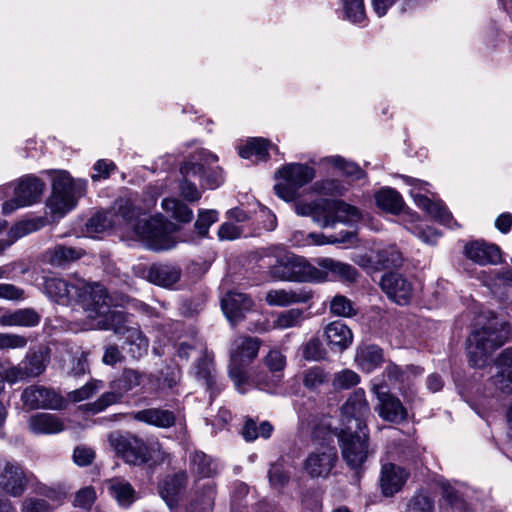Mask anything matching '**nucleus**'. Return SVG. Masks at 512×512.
<instances>
[{"mask_svg": "<svg viewBox=\"0 0 512 512\" xmlns=\"http://www.w3.org/2000/svg\"><path fill=\"white\" fill-rule=\"evenodd\" d=\"M218 212L216 210H200L195 222V228L201 236L208 234L212 224L218 221Z\"/></svg>", "mask_w": 512, "mask_h": 512, "instance_id": "obj_59", "label": "nucleus"}, {"mask_svg": "<svg viewBox=\"0 0 512 512\" xmlns=\"http://www.w3.org/2000/svg\"><path fill=\"white\" fill-rule=\"evenodd\" d=\"M43 188V182L31 175L21 178L18 182L1 186L0 193L3 196L14 195L11 200L3 203V213L9 214L20 207L31 205L41 195Z\"/></svg>", "mask_w": 512, "mask_h": 512, "instance_id": "obj_12", "label": "nucleus"}, {"mask_svg": "<svg viewBox=\"0 0 512 512\" xmlns=\"http://www.w3.org/2000/svg\"><path fill=\"white\" fill-rule=\"evenodd\" d=\"M360 382L359 375L350 369L337 372L333 378V386L336 389H349Z\"/></svg>", "mask_w": 512, "mask_h": 512, "instance_id": "obj_58", "label": "nucleus"}, {"mask_svg": "<svg viewBox=\"0 0 512 512\" xmlns=\"http://www.w3.org/2000/svg\"><path fill=\"white\" fill-rule=\"evenodd\" d=\"M96 500V492L92 487L80 489L75 496L74 506L82 509H90Z\"/></svg>", "mask_w": 512, "mask_h": 512, "instance_id": "obj_63", "label": "nucleus"}, {"mask_svg": "<svg viewBox=\"0 0 512 512\" xmlns=\"http://www.w3.org/2000/svg\"><path fill=\"white\" fill-rule=\"evenodd\" d=\"M434 502L426 494L416 493L408 503L407 512H433Z\"/></svg>", "mask_w": 512, "mask_h": 512, "instance_id": "obj_61", "label": "nucleus"}, {"mask_svg": "<svg viewBox=\"0 0 512 512\" xmlns=\"http://www.w3.org/2000/svg\"><path fill=\"white\" fill-rule=\"evenodd\" d=\"M22 464L13 460H0V489L11 497H20L27 490L32 478ZM8 500L0 493V512H6Z\"/></svg>", "mask_w": 512, "mask_h": 512, "instance_id": "obj_11", "label": "nucleus"}, {"mask_svg": "<svg viewBox=\"0 0 512 512\" xmlns=\"http://www.w3.org/2000/svg\"><path fill=\"white\" fill-rule=\"evenodd\" d=\"M190 469L199 477H211L217 472V465L206 454L194 452L190 456Z\"/></svg>", "mask_w": 512, "mask_h": 512, "instance_id": "obj_42", "label": "nucleus"}, {"mask_svg": "<svg viewBox=\"0 0 512 512\" xmlns=\"http://www.w3.org/2000/svg\"><path fill=\"white\" fill-rule=\"evenodd\" d=\"M151 381V375L133 369H125L121 376L113 381V388L121 390L124 394L139 386L145 388Z\"/></svg>", "mask_w": 512, "mask_h": 512, "instance_id": "obj_36", "label": "nucleus"}, {"mask_svg": "<svg viewBox=\"0 0 512 512\" xmlns=\"http://www.w3.org/2000/svg\"><path fill=\"white\" fill-rule=\"evenodd\" d=\"M383 360L382 349L376 345H361L356 351L355 362L366 373H370L378 368Z\"/></svg>", "mask_w": 512, "mask_h": 512, "instance_id": "obj_32", "label": "nucleus"}, {"mask_svg": "<svg viewBox=\"0 0 512 512\" xmlns=\"http://www.w3.org/2000/svg\"><path fill=\"white\" fill-rule=\"evenodd\" d=\"M313 190L318 194L329 196H341L346 192V187L336 179H326L313 184Z\"/></svg>", "mask_w": 512, "mask_h": 512, "instance_id": "obj_52", "label": "nucleus"}, {"mask_svg": "<svg viewBox=\"0 0 512 512\" xmlns=\"http://www.w3.org/2000/svg\"><path fill=\"white\" fill-rule=\"evenodd\" d=\"M379 262L385 268L399 266L402 254L395 246L388 247L379 252Z\"/></svg>", "mask_w": 512, "mask_h": 512, "instance_id": "obj_62", "label": "nucleus"}, {"mask_svg": "<svg viewBox=\"0 0 512 512\" xmlns=\"http://www.w3.org/2000/svg\"><path fill=\"white\" fill-rule=\"evenodd\" d=\"M134 419L161 428H168L175 423V416L171 411L162 409H145L133 414Z\"/></svg>", "mask_w": 512, "mask_h": 512, "instance_id": "obj_35", "label": "nucleus"}, {"mask_svg": "<svg viewBox=\"0 0 512 512\" xmlns=\"http://www.w3.org/2000/svg\"><path fill=\"white\" fill-rule=\"evenodd\" d=\"M261 340L256 337H238L231 348L229 375L240 393H245L249 385L245 367L258 355Z\"/></svg>", "mask_w": 512, "mask_h": 512, "instance_id": "obj_8", "label": "nucleus"}, {"mask_svg": "<svg viewBox=\"0 0 512 512\" xmlns=\"http://www.w3.org/2000/svg\"><path fill=\"white\" fill-rule=\"evenodd\" d=\"M186 480V473L180 472L168 477L163 482L160 489V495L170 508L177 504L179 494L184 488Z\"/></svg>", "mask_w": 512, "mask_h": 512, "instance_id": "obj_33", "label": "nucleus"}, {"mask_svg": "<svg viewBox=\"0 0 512 512\" xmlns=\"http://www.w3.org/2000/svg\"><path fill=\"white\" fill-rule=\"evenodd\" d=\"M268 477L271 486L275 489H281L288 483L290 472L287 470L285 462L282 459L271 465Z\"/></svg>", "mask_w": 512, "mask_h": 512, "instance_id": "obj_50", "label": "nucleus"}, {"mask_svg": "<svg viewBox=\"0 0 512 512\" xmlns=\"http://www.w3.org/2000/svg\"><path fill=\"white\" fill-rule=\"evenodd\" d=\"M466 256L480 265H496L501 261L498 246L484 241H473L465 246Z\"/></svg>", "mask_w": 512, "mask_h": 512, "instance_id": "obj_27", "label": "nucleus"}, {"mask_svg": "<svg viewBox=\"0 0 512 512\" xmlns=\"http://www.w3.org/2000/svg\"><path fill=\"white\" fill-rule=\"evenodd\" d=\"M385 373L390 381H393L401 387L405 384H409L414 377L420 376L423 370L413 365L402 368L395 364H389L386 367Z\"/></svg>", "mask_w": 512, "mask_h": 512, "instance_id": "obj_41", "label": "nucleus"}, {"mask_svg": "<svg viewBox=\"0 0 512 512\" xmlns=\"http://www.w3.org/2000/svg\"><path fill=\"white\" fill-rule=\"evenodd\" d=\"M375 201L379 208L392 214L399 213L403 208L401 195L391 188H384L375 194Z\"/></svg>", "mask_w": 512, "mask_h": 512, "instance_id": "obj_40", "label": "nucleus"}, {"mask_svg": "<svg viewBox=\"0 0 512 512\" xmlns=\"http://www.w3.org/2000/svg\"><path fill=\"white\" fill-rule=\"evenodd\" d=\"M180 277L181 270L179 267L163 263L152 264L146 274L149 282L161 287L172 286L179 281Z\"/></svg>", "mask_w": 512, "mask_h": 512, "instance_id": "obj_29", "label": "nucleus"}, {"mask_svg": "<svg viewBox=\"0 0 512 512\" xmlns=\"http://www.w3.org/2000/svg\"><path fill=\"white\" fill-rule=\"evenodd\" d=\"M22 512H52V509L44 499L28 498L22 504Z\"/></svg>", "mask_w": 512, "mask_h": 512, "instance_id": "obj_64", "label": "nucleus"}, {"mask_svg": "<svg viewBox=\"0 0 512 512\" xmlns=\"http://www.w3.org/2000/svg\"><path fill=\"white\" fill-rule=\"evenodd\" d=\"M315 262L318 271L325 275V282L328 280L355 282L358 277L357 270L348 263L330 257L318 258Z\"/></svg>", "mask_w": 512, "mask_h": 512, "instance_id": "obj_22", "label": "nucleus"}, {"mask_svg": "<svg viewBox=\"0 0 512 512\" xmlns=\"http://www.w3.org/2000/svg\"><path fill=\"white\" fill-rule=\"evenodd\" d=\"M263 362L270 372L278 374L286 367V356L279 349H271Z\"/></svg>", "mask_w": 512, "mask_h": 512, "instance_id": "obj_57", "label": "nucleus"}, {"mask_svg": "<svg viewBox=\"0 0 512 512\" xmlns=\"http://www.w3.org/2000/svg\"><path fill=\"white\" fill-rule=\"evenodd\" d=\"M110 313H117L121 315L120 318H115L116 324L119 325V330L116 331L114 328H108L107 330H113L117 334L125 335L123 349L126 350L133 359H139L144 356L147 353L149 347V341L145 335L138 327L127 326L126 323L128 322V319L126 312L118 309L117 306L112 309L111 304L109 303V314Z\"/></svg>", "mask_w": 512, "mask_h": 512, "instance_id": "obj_15", "label": "nucleus"}, {"mask_svg": "<svg viewBox=\"0 0 512 512\" xmlns=\"http://www.w3.org/2000/svg\"><path fill=\"white\" fill-rule=\"evenodd\" d=\"M21 364L28 377H37L46 368V356L42 351L28 352Z\"/></svg>", "mask_w": 512, "mask_h": 512, "instance_id": "obj_47", "label": "nucleus"}, {"mask_svg": "<svg viewBox=\"0 0 512 512\" xmlns=\"http://www.w3.org/2000/svg\"><path fill=\"white\" fill-rule=\"evenodd\" d=\"M370 415V406L363 389L354 391L341 407V417L344 427L367 429L366 421Z\"/></svg>", "mask_w": 512, "mask_h": 512, "instance_id": "obj_16", "label": "nucleus"}, {"mask_svg": "<svg viewBox=\"0 0 512 512\" xmlns=\"http://www.w3.org/2000/svg\"><path fill=\"white\" fill-rule=\"evenodd\" d=\"M269 149L278 150L263 138H252L239 148V155L244 159L255 158V161H262L266 160Z\"/></svg>", "mask_w": 512, "mask_h": 512, "instance_id": "obj_37", "label": "nucleus"}, {"mask_svg": "<svg viewBox=\"0 0 512 512\" xmlns=\"http://www.w3.org/2000/svg\"><path fill=\"white\" fill-rule=\"evenodd\" d=\"M315 175V169L306 164H286L276 173V177L280 181L274 186L275 193L286 202L293 201L297 197L298 191L310 183Z\"/></svg>", "mask_w": 512, "mask_h": 512, "instance_id": "obj_10", "label": "nucleus"}, {"mask_svg": "<svg viewBox=\"0 0 512 512\" xmlns=\"http://www.w3.org/2000/svg\"><path fill=\"white\" fill-rule=\"evenodd\" d=\"M302 355L308 361H320L325 358L326 350L317 337H312L302 346Z\"/></svg>", "mask_w": 512, "mask_h": 512, "instance_id": "obj_54", "label": "nucleus"}, {"mask_svg": "<svg viewBox=\"0 0 512 512\" xmlns=\"http://www.w3.org/2000/svg\"><path fill=\"white\" fill-rule=\"evenodd\" d=\"M25 372L26 371L24 370L21 363L17 366H12L10 368H4L0 364V391L4 389V385L6 382L14 384L18 381L27 378L28 375Z\"/></svg>", "mask_w": 512, "mask_h": 512, "instance_id": "obj_56", "label": "nucleus"}, {"mask_svg": "<svg viewBox=\"0 0 512 512\" xmlns=\"http://www.w3.org/2000/svg\"><path fill=\"white\" fill-rule=\"evenodd\" d=\"M356 240L355 232H346L340 237L337 236H326L323 233H308L305 234L302 231H295L292 233L290 237V242L293 246L296 247H306L311 245L322 246L326 244H336V243H349L354 244Z\"/></svg>", "mask_w": 512, "mask_h": 512, "instance_id": "obj_23", "label": "nucleus"}, {"mask_svg": "<svg viewBox=\"0 0 512 512\" xmlns=\"http://www.w3.org/2000/svg\"><path fill=\"white\" fill-rule=\"evenodd\" d=\"M44 291L56 303L63 306H80L86 314L89 323L85 329L119 330L115 318L117 313L109 314L110 297L105 287L99 283H88L84 279L65 280L47 277L44 281Z\"/></svg>", "mask_w": 512, "mask_h": 512, "instance_id": "obj_2", "label": "nucleus"}, {"mask_svg": "<svg viewBox=\"0 0 512 512\" xmlns=\"http://www.w3.org/2000/svg\"><path fill=\"white\" fill-rule=\"evenodd\" d=\"M337 437L344 462L350 469L360 470L370 455L368 429L343 427Z\"/></svg>", "mask_w": 512, "mask_h": 512, "instance_id": "obj_9", "label": "nucleus"}, {"mask_svg": "<svg viewBox=\"0 0 512 512\" xmlns=\"http://www.w3.org/2000/svg\"><path fill=\"white\" fill-rule=\"evenodd\" d=\"M380 285L386 295L397 304H407L412 296V284L399 273L384 274Z\"/></svg>", "mask_w": 512, "mask_h": 512, "instance_id": "obj_20", "label": "nucleus"}, {"mask_svg": "<svg viewBox=\"0 0 512 512\" xmlns=\"http://www.w3.org/2000/svg\"><path fill=\"white\" fill-rule=\"evenodd\" d=\"M303 320V310L292 308L278 313L273 327L280 330L299 327Z\"/></svg>", "mask_w": 512, "mask_h": 512, "instance_id": "obj_45", "label": "nucleus"}, {"mask_svg": "<svg viewBox=\"0 0 512 512\" xmlns=\"http://www.w3.org/2000/svg\"><path fill=\"white\" fill-rule=\"evenodd\" d=\"M330 312L340 317H352L356 313L354 303L344 295H335L332 298Z\"/></svg>", "mask_w": 512, "mask_h": 512, "instance_id": "obj_51", "label": "nucleus"}, {"mask_svg": "<svg viewBox=\"0 0 512 512\" xmlns=\"http://www.w3.org/2000/svg\"><path fill=\"white\" fill-rule=\"evenodd\" d=\"M21 400L31 409L45 408L60 410L64 408L65 401L56 391L44 386L32 385L24 389Z\"/></svg>", "mask_w": 512, "mask_h": 512, "instance_id": "obj_19", "label": "nucleus"}, {"mask_svg": "<svg viewBox=\"0 0 512 512\" xmlns=\"http://www.w3.org/2000/svg\"><path fill=\"white\" fill-rule=\"evenodd\" d=\"M86 187V180L74 179L66 171H58L53 177L52 194L47 201L50 212L57 217L64 216L74 209Z\"/></svg>", "mask_w": 512, "mask_h": 512, "instance_id": "obj_7", "label": "nucleus"}, {"mask_svg": "<svg viewBox=\"0 0 512 512\" xmlns=\"http://www.w3.org/2000/svg\"><path fill=\"white\" fill-rule=\"evenodd\" d=\"M28 344V338L24 335L0 332V351L24 349Z\"/></svg>", "mask_w": 512, "mask_h": 512, "instance_id": "obj_55", "label": "nucleus"}, {"mask_svg": "<svg viewBox=\"0 0 512 512\" xmlns=\"http://www.w3.org/2000/svg\"><path fill=\"white\" fill-rule=\"evenodd\" d=\"M324 332L328 345L332 350L342 352L352 344V331L343 322L333 321L329 323L325 327Z\"/></svg>", "mask_w": 512, "mask_h": 512, "instance_id": "obj_28", "label": "nucleus"}, {"mask_svg": "<svg viewBox=\"0 0 512 512\" xmlns=\"http://www.w3.org/2000/svg\"><path fill=\"white\" fill-rule=\"evenodd\" d=\"M303 385L309 390H316L329 382V373L320 366H312L302 373Z\"/></svg>", "mask_w": 512, "mask_h": 512, "instance_id": "obj_44", "label": "nucleus"}, {"mask_svg": "<svg viewBox=\"0 0 512 512\" xmlns=\"http://www.w3.org/2000/svg\"><path fill=\"white\" fill-rule=\"evenodd\" d=\"M509 334V325L496 318L490 319L485 326L473 331L467 339L470 364L477 368L486 366L492 353L507 341Z\"/></svg>", "mask_w": 512, "mask_h": 512, "instance_id": "obj_5", "label": "nucleus"}, {"mask_svg": "<svg viewBox=\"0 0 512 512\" xmlns=\"http://www.w3.org/2000/svg\"><path fill=\"white\" fill-rule=\"evenodd\" d=\"M372 391L378 400L375 410L379 417L392 423H399L406 419V408L397 397L389 392L386 385L374 383Z\"/></svg>", "mask_w": 512, "mask_h": 512, "instance_id": "obj_18", "label": "nucleus"}, {"mask_svg": "<svg viewBox=\"0 0 512 512\" xmlns=\"http://www.w3.org/2000/svg\"><path fill=\"white\" fill-rule=\"evenodd\" d=\"M313 293L305 288L271 289L266 293L265 301L269 306L287 307L293 304L307 303Z\"/></svg>", "mask_w": 512, "mask_h": 512, "instance_id": "obj_26", "label": "nucleus"}, {"mask_svg": "<svg viewBox=\"0 0 512 512\" xmlns=\"http://www.w3.org/2000/svg\"><path fill=\"white\" fill-rule=\"evenodd\" d=\"M122 396L123 392L117 388H113L112 382L111 391L105 392L96 402L90 404V410L93 413H99L105 410L107 407L119 402Z\"/></svg>", "mask_w": 512, "mask_h": 512, "instance_id": "obj_53", "label": "nucleus"}, {"mask_svg": "<svg viewBox=\"0 0 512 512\" xmlns=\"http://www.w3.org/2000/svg\"><path fill=\"white\" fill-rule=\"evenodd\" d=\"M338 460L335 447L322 445L308 454L304 461V472L311 478H327Z\"/></svg>", "mask_w": 512, "mask_h": 512, "instance_id": "obj_17", "label": "nucleus"}, {"mask_svg": "<svg viewBox=\"0 0 512 512\" xmlns=\"http://www.w3.org/2000/svg\"><path fill=\"white\" fill-rule=\"evenodd\" d=\"M412 189L410 195L414 199L415 204L425 211L429 216L434 218L439 223L453 228L457 226L456 221L453 219L452 214L447 210L444 204L439 200H432L422 192H428L426 182L413 179L411 182Z\"/></svg>", "mask_w": 512, "mask_h": 512, "instance_id": "obj_14", "label": "nucleus"}, {"mask_svg": "<svg viewBox=\"0 0 512 512\" xmlns=\"http://www.w3.org/2000/svg\"><path fill=\"white\" fill-rule=\"evenodd\" d=\"M83 254L84 251L82 249L58 245L47 251L46 257L48 262L52 265L62 266L71 261L80 259Z\"/></svg>", "mask_w": 512, "mask_h": 512, "instance_id": "obj_39", "label": "nucleus"}, {"mask_svg": "<svg viewBox=\"0 0 512 512\" xmlns=\"http://www.w3.org/2000/svg\"><path fill=\"white\" fill-rule=\"evenodd\" d=\"M218 156L206 149H197L180 167L178 190L188 202L200 200L204 189L217 188L223 182L222 170L211 167Z\"/></svg>", "mask_w": 512, "mask_h": 512, "instance_id": "obj_3", "label": "nucleus"}, {"mask_svg": "<svg viewBox=\"0 0 512 512\" xmlns=\"http://www.w3.org/2000/svg\"><path fill=\"white\" fill-rule=\"evenodd\" d=\"M275 256L277 260L271 268L273 277L291 282H325V275L304 257L288 252L282 247L275 248Z\"/></svg>", "mask_w": 512, "mask_h": 512, "instance_id": "obj_6", "label": "nucleus"}, {"mask_svg": "<svg viewBox=\"0 0 512 512\" xmlns=\"http://www.w3.org/2000/svg\"><path fill=\"white\" fill-rule=\"evenodd\" d=\"M101 388H103L101 381H91L81 388L70 392L68 398L72 402H81L92 397Z\"/></svg>", "mask_w": 512, "mask_h": 512, "instance_id": "obj_60", "label": "nucleus"}, {"mask_svg": "<svg viewBox=\"0 0 512 512\" xmlns=\"http://www.w3.org/2000/svg\"><path fill=\"white\" fill-rule=\"evenodd\" d=\"M294 210L298 216L310 217L321 228L333 227L337 222L353 224L361 219L360 211L342 200L297 201Z\"/></svg>", "mask_w": 512, "mask_h": 512, "instance_id": "obj_4", "label": "nucleus"}, {"mask_svg": "<svg viewBox=\"0 0 512 512\" xmlns=\"http://www.w3.org/2000/svg\"><path fill=\"white\" fill-rule=\"evenodd\" d=\"M407 220H405L406 227L419 239L427 244H435L441 237V233L434 228L425 226L422 221L419 220L418 215L408 214Z\"/></svg>", "mask_w": 512, "mask_h": 512, "instance_id": "obj_38", "label": "nucleus"}, {"mask_svg": "<svg viewBox=\"0 0 512 512\" xmlns=\"http://www.w3.org/2000/svg\"><path fill=\"white\" fill-rule=\"evenodd\" d=\"M322 162L335 167L344 175L353 177L354 179H359L363 175V171L356 163L347 161L338 155L326 157L322 159Z\"/></svg>", "mask_w": 512, "mask_h": 512, "instance_id": "obj_48", "label": "nucleus"}, {"mask_svg": "<svg viewBox=\"0 0 512 512\" xmlns=\"http://www.w3.org/2000/svg\"><path fill=\"white\" fill-rule=\"evenodd\" d=\"M27 427L35 435H55L63 432L66 424L57 414L38 412L29 417Z\"/></svg>", "mask_w": 512, "mask_h": 512, "instance_id": "obj_24", "label": "nucleus"}, {"mask_svg": "<svg viewBox=\"0 0 512 512\" xmlns=\"http://www.w3.org/2000/svg\"><path fill=\"white\" fill-rule=\"evenodd\" d=\"M40 315L32 308L7 311L0 316V324L5 327H35L40 322Z\"/></svg>", "mask_w": 512, "mask_h": 512, "instance_id": "obj_31", "label": "nucleus"}, {"mask_svg": "<svg viewBox=\"0 0 512 512\" xmlns=\"http://www.w3.org/2000/svg\"><path fill=\"white\" fill-rule=\"evenodd\" d=\"M108 442L116 455L126 463L143 465L147 463V444L137 436L130 433L113 432Z\"/></svg>", "mask_w": 512, "mask_h": 512, "instance_id": "obj_13", "label": "nucleus"}, {"mask_svg": "<svg viewBox=\"0 0 512 512\" xmlns=\"http://www.w3.org/2000/svg\"><path fill=\"white\" fill-rule=\"evenodd\" d=\"M163 210L169 213L174 219L181 222H189L193 217L192 210L182 201L176 198H166L162 200Z\"/></svg>", "mask_w": 512, "mask_h": 512, "instance_id": "obj_43", "label": "nucleus"}, {"mask_svg": "<svg viewBox=\"0 0 512 512\" xmlns=\"http://www.w3.org/2000/svg\"><path fill=\"white\" fill-rule=\"evenodd\" d=\"M222 310L228 321L235 325L253 307V301L244 293L228 292L221 300Z\"/></svg>", "mask_w": 512, "mask_h": 512, "instance_id": "obj_25", "label": "nucleus"}, {"mask_svg": "<svg viewBox=\"0 0 512 512\" xmlns=\"http://www.w3.org/2000/svg\"><path fill=\"white\" fill-rule=\"evenodd\" d=\"M156 203L152 196L144 206L136 207L130 199H120L115 202L113 210L98 212L85 225L88 237L96 238L99 234L111 228L119 229L122 233L145 243L153 250H168L175 246L173 236L174 225L168 223L162 216L140 219V211L149 210Z\"/></svg>", "mask_w": 512, "mask_h": 512, "instance_id": "obj_1", "label": "nucleus"}, {"mask_svg": "<svg viewBox=\"0 0 512 512\" xmlns=\"http://www.w3.org/2000/svg\"><path fill=\"white\" fill-rule=\"evenodd\" d=\"M107 484L110 494L119 506L127 508L136 500V492L128 481L113 478Z\"/></svg>", "mask_w": 512, "mask_h": 512, "instance_id": "obj_34", "label": "nucleus"}, {"mask_svg": "<svg viewBox=\"0 0 512 512\" xmlns=\"http://www.w3.org/2000/svg\"><path fill=\"white\" fill-rule=\"evenodd\" d=\"M344 16L352 23H362L365 20L364 0H340Z\"/></svg>", "mask_w": 512, "mask_h": 512, "instance_id": "obj_49", "label": "nucleus"}, {"mask_svg": "<svg viewBox=\"0 0 512 512\" xmlns=\"http://www.w3.org/2000/svg\"><path fill=\"white\" fill-rule=\"evenodd\" d=\"M497 374L494 384L504 393L512 392V348L505 349L496 362Z\"/></svg>", "mask_w": 512, "mask_h": 512, "instance_id": "obj_30", "label": "nucleus"}, {"mask_svg": "<svg viewBox=\"0 0 512 512\" xmlns=\"http://www.w3.org/2000/svg\"><path fill=\"white\" fill-rule=\"evenodd\" d=\"M409 473L394 463H384L381 466L379 484L385 497H392L400 492L405 485Z\"/></svg>", "mask_w": 512, "mask_h": 512, "instance_id": "obj_21", "label": "nucleus"}, {"mask_svg": "<svg viewBox=\"0 0 512 512\" xmlns=\"http://www.w3.org/2000/svg\"><path fill=\"white\" fill-rule=\"evenodd\" d=\"M37 225L33 221H22L15 224L8 232L5 239H0V254L9 246H11L17 239L35 231Z\"/></svg>", "mask_w": 512, "mask_h": 512, "instance_id": "obj_46", "label": "nucleus"}]
</instances>
